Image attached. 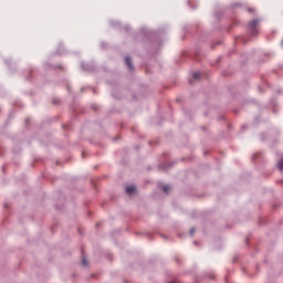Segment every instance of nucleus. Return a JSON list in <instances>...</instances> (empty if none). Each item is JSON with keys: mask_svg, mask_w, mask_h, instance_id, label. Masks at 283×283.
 Instances as JSON below:
<instances>
[{"mask_svg": "<svg viewBox=\"0 0 283 283\" xmlns=\"http://www.w3.org/2000/svg\"><path fill=\"white\" fill-rule=\"evenodd\" d=\"M171 188L169 187V186H164L163 187V191H164V193H169V190H170Z\"/></svg>", "mask_w": 283, "mask_h": 283, "instance_id": "4", "label": "nucleus"}, {"mask_svg": "<svg viewBox=\"0 0 283 283\" xmlns=\"http://www.w3.org/2000/svg\"><path fill=\"white\" fill-rule=\"evenodd\" d=\"M249 28L251 29L252 34L255 33V28H258V20H252V21L249 23Z\"/></svg>", "mask_w": 283, "mask_h": 283, "instance_id": "1", "label": "nucleus"}, {"mask_svg": "<svg viewBox=\"0 0 283 283\" xmlns=\"http://www.w3.org/2000/svg\"><path fill=\"white\" fill-rule=\"evenodd\" d=\"M190 83H193V81L190 80Z\"/></svg>", "mask_w": 283, "mask_h": 283, "instance_id": "8", "label": "nucleus"}, {"mask_svg": "<svg viewBox=\"0 0 283 283\" xmlns=\"http://www.w3.org/2000/svg\"><path fill=\"white\" fill-rule=\"evenodd\" d=\"M126 65L129 70H134V64H132V57L126 56L125 57Z\"/></svg>", "mask_w": 283, "mask_h": 283, "instance_id": "2", "label": "nucleus"}, {"mask_svg": "<svg viewBox=\"0 0 283 283\" xmlns=\"http://www.w3.org/2000/svg\"><path fill=\"white\" fill-rule=\"evenodd\" d=\"M126 193H128V196H132L133 193H136V187L134 186H128L126 188Z\"/></svg>", "mask_w": 283, "mask_h": 283, "instance_id": "3", "label": "nucleus"}, {"mask_svg": "<svg viewBox=\"0 0 283 283\" xmlns=\"http://www.w3.org/2000/svg\"><path fill=\"white\" fill-rule=\"evenodd\" d=\"M193 231H196V230H195V229H191V230H190L191 235H193Z\"/></svg>", "mask_w": 283, "mask_h": 283, "instance_id": "7", "label": "nucleus"}, {"mask_svg": "<svg viewBox=\"0 0 283 283\" xmlns=\"http://www.w3.org/2000/svg\"><path fill=\"white\" fill-rule=\"evenodd\" d=\"M83 264H84V266H87V260L86 259H83Z\"/></svg>", "mask_w": 283, "mask_h": 283, "instance_id": "6", "label": "nucleus"}, {"mask_svg": "<svg viewBox=\"0 0 283 283\" xmlns=\"http://www.w3.org/2000/svg\"><path fill=\"white\" fill-rule=\"evenodd\" d=\"M193 78H195V81H198V78H200V73H193Z\"/></svg>", "mask_w": 283, "mask_h": 283, "instance_id": "5", "label": "nucleus"}]
</instances>
